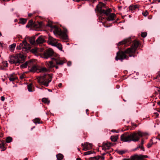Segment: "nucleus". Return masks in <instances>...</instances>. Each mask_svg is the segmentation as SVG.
Wrapping results in <instances>:
<instances>
[{"instance_id": "f257e3e1", "label": "nucleus", "mask_w": 160, "mask_h": 160, "mask_svg": "<svg viewBox=\"0 0 160 160\" xmlns=\"http://www.w3.org/2000/svg\"><path fill=\"white\" fill-rule=\"evenodd\" d=\"M139 42L137 41H134L133 43V45L130 48H127L125 51V52H119L117 53V55L115 58L116 60H123L127 58V57L125 55V53L129 54V56H132V54L134 53L139 45Z\"/></svg>"}, {"instance_id": "f03ea898", "label": "nucleus", "mask_w": 160, "mask_h": 160, "mask_svg": "<svg viewBox=\"0 0 160 160\" xmlns=\"http://www.w3.org/2000/svg\"><path fill=\"white\" fill-rule=\"evenodd\" d=\"M25 58L24 56L22 54H17L15 56H11L10 57L9 62L11 64L18 66L24 62Z\"/></svg>"}, {"instance_id": "7ed1b4c3", "label": "nucleus", "mask_w": 160, "mask_h": 160, "mask_svg": "<svg viewBox=\"0 0 160 160\" xmlns=\"http://www.w3.org/2000/svg\"><path fill=\"white\" fill-rule=\"evenodd\" d=\"M37 79L39 83L48 87L49 83L52 80V76L50 74H48L47 75H44L43 76L38 77Z\"/></svg>"}, {"instance_id": "20e7f679", "label": "nucleus", "mask_w": 160, "mask_h": 160, "mask_svg": "<svg viewBox=\"0 0 160 160\" xmlns=\"http://www.w3.org/2000/svg\"><path fill=\"white\" fill-rule=\"evenodd\" d=\"M52 61L48 62H47V65L49 68H52L55 66L54 64L55 62L57 65H62L64 63V62L62 60H61L58 56H57L54 58H52Z\"/></svg>"}, {"instance_id": "39448f33", "label": "nucleus", "mask_w": 160, "mask_h": 160, "mask_svg": "<svg viewBox=\"0 0 160 160\" xmlns=\"http://www.w3.org/2000/svg\"><path fill=\"white\" fill-rule=\"evenodd\" d=\"M131 134V141L134 142L138 141L140 138L143 135V133L140 131L137 132H134Z\"/></svg>"}, {"instance_id": "423d86ee", "label": "nucleus", "mask_w": 160, "mask_h": 160, "mask_svg": "<svg viewBox=\"0 0 160 160\" xmlns=\"http://www.w3.org/2000/svg\"><path fill=\"white\" fill-rule=\"evenodd\" d=\"M54 54V52L51 48H48L45 50L42 55V57L44 58L48 59L50 57Z\"/></svg>"}, {"instance_id": "0eeeda50", "label": "nucleus", "mask_w": 160, "mask_h": 160, "mask_svg": "<svg viewBox=\"0 0 160 160\" xmlns=\"http://www.w3.org/2000/svg\"><path fill=\"white\" fill-rule=\"evenodd\" d=\"M121 140L123 142H130L131 134L128 133H125L121 136Z\"/></svg>"}, {"instance_id": "6e6552de", "label": "nucleus", "mask_w": 160, "mask_h": 160, "mask_svg": "<svg viewBox=\"0 0 160 160\" xmlns=\"http://www.w3.org/2000/svg\"><path fill=\"white\" fill-rule=\"evenodd\" d=\"M48 26L53 29V33L56 36H59L62 31L61 29L55 25H53L50 24H48Z\"/></svg>"}, {"instance_id": "1a4fd4ad", "label": "nucleus", "mask_w": 160, "mask_h": 160, "mask_svg": "<svg viewBox=\"0 0 160 160\" xmlns=\"http://www.w3.org/2000/svg\"><path fill=\"white\" fill-rule=\"evenodd\" d=\"M17 48L19 49H25L26 50H29L31 48L29 44L27 43L26 41H24L22 43H20L17 46Z\"/></svg>"}, {"instance_id": "9d476101", "label": "nucleus", "mask_w": 160, "mask_h": 160, "mask_svg": "<svg viewBox=\"0 0 160 160\" xmlns=\"http://www.w3.org/2000/svg\"><path fill=\"white\" fill-rule=\"evenodd\" d=\"M146 155H135L130 157V160H142L144 158H147Z\"/></svg>"}, {"instance_id": "9b49d317", "label": "nucleus", "mask_w": 160, "mask_h": 160, "mask_svg": "<svg viewBox=\"0 0 160 160\" xmlns=\"http://www.w3.org/2000/svg\"><path fill=\"white\" fill-rule=\"evenodd\" d=\"M82 146L83 147L82 150L85 151L89 150L92 148V144L87 142L84 144H82Z\"/></svg>"}, {"instance_id": "f8f14e48", "label": "nucleus", "mask_w": 160, "mask_h": 160, "mask_svg": "<svg viewBox=\"0 0 160 160\" xmlns=\"http://www.w3.org/2000/svg\"><path fill=\"white\" fill-rule=\"evenodd\" d=\"M111 11L112 10L110 8H108L106 10L101 9L100 8L99 9V12L101 14H104L107 17L111 13Z\"/></svg>"}, {"instance_id": "ddd939ff", "label": "nucleus", "mask_w": 160, "mask_h": 160, "mask_svg": "<svg viewBox=\"0 0 160 160\" xmlns=\"http://www.w3.org/2000/svg\"><path fill=\"white\" fill-rule=\"evenodd\" d=\"M116 18V15L113 13H111L106 18V19L107 21H112L115 19Z\"/></svg>"}, {"instance_id": "4468645a", "label": "nucleus", "mask_w": 160, "mask_h": 160, "mask_svg": "<svg viewBox=\"0 0 160 160\" xmlns=\"http://www.w3.org/2000/svg\"><path fill=\"white\" fill-rule=\"evenodd\" d=\"M131 42V40L130 38L125 39L121 42H119L118 44L121 45V44H125L126 46H128Z\"/></svg>"}, {"instance_id": "2eb2a0df", "label": "nucleus", "mask_w": 160, "mask_h": 160, "mask_svg": "<svg viewBox=\"0 0 160 160\" xmlns=\"http://www.w3.org/2000/svg\"><path fill=\"white\" fill-rule=\"evenodd\" d=\"M111 144L110 143H105L103 144L102 149L105 150L109 149L110 148Z\"/></svg>"}, {"instance_id": "dca6fc26", "label": "nucleus", "mask_w": 160, "mask_h": 160, "mask_svg": "<svg viewBox=\"0 0 160 160\" xmlns=\"http://www.w3.org/2000/svg\"><path fill=\"white\" fill-rule=\"evenodd\" d=\"M48 40L50 42L49 43L53 45H54V44L57 42L56 39L51 36H49Z\"/></svg>"}, {"instance_id": "f3484780", "label": "nucleus", "mask_w": 160, "mask_h": 160, "mask_svg": "<svg viewBox=\"0 0 160 160\" xmlns=\"http://www.w3.org/2000/svg\"><path fill=\"white\" fill-rule=\"evenodd\" d=\"M44 42V39L41 36L39 37L36 40V43L38 44H41Z\"/></svg>"}, {"instance_id": "a211bd4d", "label": "nucleus", "mask_w": 160, "mask_h": 160, "mask_svg": "<svg viewBox=\"0 0 160 160\" xmlns=\"http://www.w3.org/2000/svg\"><path fill=\"white\" fill-rule=\"evenodd\" d=\"M39 68L37 66L34 65L30 69V71L32 72H34L38 70Z\"/></svg>"}, {"instance_id": "6ab92c4d", "label": "nucleus", "mask_w": 160, "mask_h": 160, "mask_svg": "<svg viewBox=\"0 0 160 160\" xmlns=\"http://www.w3.org/2000/svg\"><path fill=\"white\" fill-rule=\"evenodd\" d=\"M38 48H34L32 49L31 50V52L32 53L34 54L35 55H38L39 53Z\"/></svg>"}, {"instance_id": "aec40b11", "label": "nucleus", "mask_w": 160, "mask_h": 160, "mask_svg": "<svg viewBox=\"0 0 160 160\" xmlns=\"http://www.w3.org/2000/svg\"><path fill=\"white\" fill-rule=\"evenodd\" d=\"M61 38L64 39H67L68 38V36L65 32H61V33L59 36Z\"/></svg>"}, {"instance_id": "412c9836", "label": "nucleus", "mask_w": 160, "mask_h": 160, "mask_svg": "<svg viewBox=\"0 0 160 160\" xmlns=\"http://www.w3.org/2000/svg\"><path fill=\"white\" fill-rule=\"evenodd\" d=\"M139 6L138 4L131 5L129 7V9L130 10H133L136 8H138Z\"/></svg>"}, {"instance_id": "4be33fe9", "label": "nucleus", "mask_w": 160, "mask_h": 160, "mask_svg": "<svg viewBox=\"0 0 160 160\" xmlns=\"http://www.w3.org/2000/svg\"><path fill=\"white\" fill-rule=\"evenodd\" d=\"M8 78L9 80L11 81H14L17 79V77L15 76L14 74L10 75Z\"/></svg>"}, {"instance_id": "5701e85b", "label": "nucleus", "mask_w": 160, "mask_h": 160, "mask_svg": "<svg viewBox=\"0 0 160 160\" xmlns=\"http://www.w3.org/2000/svg\"><path fill=\"white\" fill-rule=\"evenodd\" d=\"M35 39V37H31L29 38V41L31 44L32 45H35L36 44Z\"/></svg>"}, {"instance_id": "b1692460", "label": "nucleus", "mask_w": 160, "mask_h": 160, "mask_svg": "<svg viewBox=\"0 0 160 160\" xmlns=\"http://www.w3.org/2000/svg\"><path fill=\"white\" fill-rule=\"evenodd\" d=\"M105 6V4L102 2H99V4L97 6V10L99 12V8H100L101 9H102V7H104Z\"/></svg>"}, {"instance_id": "393cba45", "label": "nucleus", "mask_w": 160, "mask_h": 160, "mask_svg": "<svg viewBox=\"0 0 160 160\" xmlns=\"http://www.w3.org/2000/svg\"><path fill=\"white\" fill-rule=\"evenodd\" d=\"M33 121L35 124L42 123V121H41L40 119L38 118H36L34 119L33 120Z\"/></svg>"}, {"instance_id": "a878e982", "label": "nucleus", "mask_w": 160, "mask_h": 160, "mask_svg": "<svg viewBox=\"0 0 160 160\" xmlns=\"http://www.w3.org/2000/svg\"><path fill=\"white\" fill-rule=\"evenodd\" d=\"M31 62H26L25 63L22 64L20 66V67L22 68H26L28 65H29Z\"/></svg>"}, {"instance_id": "bb28decb", "label": "nucleus", "mask_w": 160, "mask_h": 160, "mask_svg": "<svg viewBox=\"0 0 160 160\" xmlns=\"http://www.w3.org/2000/svg\"><path fill=\"white\" fill-rule=\"evenodd\" d=\"M16 46V43H13L12 45H10L9 47V49L10 51H13Z\"/></svg>"}, {"instance_id": "cd10ccee", "label": "nucleus", "mask_w": 160, "mask_h": 160, "mask_svg": "<svg viewBox=\"0 0 160 160\" xmlns=\"http://www.w3.org/2000/svg\"><path fill=\"white\" fill-rule=\"evenodd\" d=\"M5 142L4 141H1V143L0 144V148L2 149V150L4 151L5 150V148L4 146V145Z\"/></svg>"}, {"instance_id": "c85d7f7f", "label": "nucleus", "mask_w": 160, "mask_h": 160, "mask_svg": "<svg viewBox=\"0 0 160 160\" xmlns=\"http://www.w3.org/2000/svg\"><path fill=\"white\" fill-rule=\"evenodd\" d=\"M54 46H56V47L60 51H62V45L60 43H58L57 42L55 43Z\"/></svg>"}, {"instance_id": "c756f323", "label": "nucleus", "mask_w": 160, "mask_h": 160, "mask_svg": "<svg viewBox=\"0 0 160 160\" xmlns=\"http://www.w3.org/2000/svg\"><path fill=\"white\" fill-rule=\"evenodd\" d=\"M110 138L112 141L115 142L117 141L118 138V136H111Z\"/></svg>"}, {"instance_id": "7c9ffc66", "label": "nucleus", "mask_w": 160, "mask_h": 160, "mask_svg": "<svg viewBox=\"0 0 160 160\" xmlns=\"http://www.w3.org/2000/svg\"><path fill=\"white\" fill-rule=\"evenodd\" d=\"M56 157L57 159L58 160H61L63 158V155L61 154H58L57 155Z\"/></svg>"}, {"instance_id": "2f4dec72", "label": "nucleus", "mask_w": 160, "mask_h": 160, "mask_svg": "<svg viewBox=\"0 0 160 160\" xmlns=\"http://www.w3.org/2000/svg\"><path fill=\"white\" fill-rule=\"evenodd\" d=\"M42 102L48 104L50 103V101L48 99V98H43L42 99Z\"/></svg>"}, {"instance_id": "473e14b6", "label": "nucleus", "mask_w": 160, "mask_h": 160, "mask_svg": "<svg viewBox=\"0 0 160 160\" xmlns=\"http://www.w3.org/2000/svg\"><path fill=\"white\" fill-rule=\"evenodd\" d=\"M27 20L24 18H21L20 20L19 23L23 24H25L27 22Z\"/></svg>"}, {"instance_id": "72a5a7b5", "label": "nucleus", "mask_w": 160, "mask_h": 160, "mask_svg": "<svg viewBox=\"0 0 160 160\" xmlns=\"http://www.w3.org/2000/svg\"><path fill=\"white\" fill-rule=\"evenodd\" d=\"M39 72H47V69L45 67H42L41 68H39Z\"/></svg>"}, {"instance_id": "f704fd0d", "label": "nucleus", "mask_w": 160, "mask_h": 160, "mask_svg": "<svg viewBox=\"0 0 160 160\" xmlns=\"http://www.w3.org/2000/svg\"><path fill=\"white\" fill-rule=\"evenodd\" d=\"M12 141V138L10 137H7L6 139V142L8 143H9L11 142Z\"/></svg>"}, {"instance_id": "c9c22d12", "label": "nucleus", "mask_w": 160, "mask_h": 160, "mask_svg": "<svg viewBox=\"0 0 160 160\" xmlns=\"http://www.w3.org/2000/svg\"><path fill=\"white\" fill-rule=\"evenodd\" d=\"M33 23V21L32 20H29L28 22V24L26 25V27H30L32 26Z\"/></svg>"}, {"instance_id": "e433bc0d", "label": "nucleus", "mask_w": 160, "mask_h": 160, "mask_svg": "<svg viewBox=\"0 0 160 160\" xmlns=\"http://www.w3.org/2000/svg\"><path fill=\"white\" fill-rule=\"evenodd\" d=\"M32 84L31 83L29 84L28 85V89L29 92H32Z\"/></svg>"}, {"instance_id": "4c0bfd02", "label": "nucleus", "mask_w": 160, "mask_h": 160, "mask_svg": "<svg viewBox=\"0 0 160 160\" xmlns=\"http://www.w3.org/2000/svg\"><path fill=\"white\" fill-rule=\"evenodd\" d=\"M93 152L92 151H88L87 152H84V154L85 155H89L91 154Z\"/></svg>"}, {"instance_id": "58836bf2", "label": "nucleus", "mask_w": 160, "mask_h": 160, "mask_svg": "<svg viewBox=\"0 0 160 160\" xmlns=\"http://www.w3.org/2000/svg\"><path fill=\"white\" fill-rule=\"evenodd\" d=\"M140 148L141 150H142L143 151H144V148L143 146L142 145H140L137 147V148L135 149V150H137L138 148Z\"/></svg>"}, {"instance_id": "ea45409f", "label": "nucleus", "mask_w": 160, "mask_h": 160, "mask_svg": "<svg viewBox=\"0 0 160 160\" xmlns=\"http://www.w3.org/2000/svg\"><path fill=\"white\" fill-rule=\"evenodd\" d=\"M2 65L5 67H8V63L7 61H3L2 62Z\"/></svg>"}, {"instance_id": "a19ab883", "label": "nucleus", "mask_w": 160, "mask_h": 160, "mask_svg": "<svg viewBox=\"0 0 160 160\" xmlns=\"http://www.w3.org/2000/svg\"><path fill=\"white\" fill-rule=\"evenodd\" d=\"M147 35V33L145 32H142L141 34V36L143 38L145 37Z\"/></svg>"}, {"instance_id": "79ce46f5", "label": "nucleus", "mask_w": 160, "mask_h": 160, "mask_svg": "<svg viewBox=\"0 0 160 160\" xmlns=\"http://www.w3.org/2000/svg\"><path fill=\"white\" fill-rule=\"evenodd\" d=\"M117 152L118 154L122 155L124 154L125 152L123 150H119Z\"/></svg>"}, {"instance_id": "37998d69", "label": "nucleus", "mask_w": 160, "mask_h": 160, "mask_svg": "<svg viewBox=\"0 0 160 160\" xmlns=\"http://www.w3.org/2000/svg\"><path fill=\"white\" fill-rule=\"evenodd\" d=\"M148 14V12L147 11H146L144 12H142L143 15L145 17L147 16Z\"/></svg>"}, {"instance_id": "c03bdc74", "label": "nucleus", "mask_w": 160, "mask_h": 160, "mask_svg": "<svg viewBox=\"0 0 160 160\" xmlns=\"http://www.w3.org/2000/svg\"><path fill=\"white\" fill-rule=\"evenodd\" d=\"M99 20H100L101 22H102L104 20V18L102 16H99Z\"/></svg>"}, {"instance_id": "a18cd8bd", "label": "nucleus", "mask_w": 160, "mask_h": 160, "mask_svg": "<svg viewBox=\"0 0 160 160\" xmlns=\"http://www.w3.org/2000/svg\"><path fill=\"white\" fill-rule=\"evenodd\" d=\"M153 116H154L155 118H156L158 117L159 114L157 112H154Z\"/></svg>"}, {"instance_id": "49530a36", "label": "nucleus", "mask_w": 160, "mask_h": 160, "mask_svg": "<svg viewBox=\"0 0 160 160\" xmlns=\"http://www.w3.org/2000/svg\"><path fill=\"white\" fill-rule=\"evenodd\" d=\"M101 157L100 156H98L94 157V158L95 159V160H98Z\"/></svg>"}, {"instance_id": "de8ad7c7", "label": "nucleus", "mask_w": 160, "mask_h": 160, "mask_svg": "<svg viewBox=\"0 0 160 160\" xmlns=\"http://www.w3.org/2000/svg\"><path fill=\"white\" fill-rule=\"evenodd\" d=\"M1 98V100L2 101H4L5 100V98L4 96H2Z\"/></svg>"}, {"instance_id": "09e8293b", "label": "nucleus", "mask_w": 160, "mask_h": 160, "mask_svg": "<svg viewBox=\"0 0 160 160\" xmlns=\"http://www.w3.org/2000/svg\"><path fill=\"white\" fill-rule=\"evenodd\" d=\"M38 50H39V52H42L43 51L44 49L42 48L40 49L38 48Z\"/></svg>"}, {"instance_id": "8fccbe9b", "label": "nucleus", "mask_w": 160, "mask_h": 160, "mask_svg": "<svg viewBox=\"0 0 160 160\" xmlns=\"http://www.w3.org/2000/svg\"><path fill=\"white\" fill-rule=\"evenodd\" d=\"M152 144H151L149 143L148 145V147L149 148L151 147Z\"/></svg>"}, {"instance_id": "3c124183", "label": "nucleus", "mask_w": 160, "mask_h": 160, "mask_svg": "<svg viewBox=\"0 0 160 160\" xmlns=\"http://www.w3.org/2000/svg\"><path fill=\"white\" fill-rule=\"evenodd\" d=\"M62 84L61 83H59L58 85V86L60 88H61L62 87Z\"/></svg>"}, {"instance_id": "603ef678", "label": "nucleus", "mask_w": 160, "mask_h": 160, "mask_svg": "<svg viewBox=\"0 0 160 160\" xmlns=\"http://www.w3.org/2000/svg\"><path fill=\"white\" fill-rule=\"evenodd\" d=\"M156 122H157V123L158 125L159 124V120H157L156 121Z\"/></svg>"}, {"instance_id": "864d4df0", "label": "nucleus", "mask_w": 160, "mask_h": 160, "mask_svg": "<svg viewBox=\"0 0 160 160\" xmlns=\"http://www.w3.org/2000/svg\"><path fill=\"white\" fill-rule=\"evenodd\" d=\"M132 125L134 126L135 127L137 126V125L136 124L133 123L132 124Z\"/></svg>"}, {"instance_id": "5fc2aeb1", "label": "nucleus", "mask_w": 160, "mask_h": 160, "mask_svg": "<svg viewBox=\"0 0 160 160\" xmlns=\"http://www.w3.org/2000/svg\"><path fill=\"white\" fill-rule=\"evenodd\" d=\"M153 1L154 2H156L157 1L158 3L160 2V0H154Z\"/></svg>"}, {"instance_id": "6e6d98bb", "label": "nucleus", "mask_w": 160, "mask_h": 160, "mask_svg": "<svg viewBox=\"0 0 160 160\" xmlns=\"http://www.w3.org/2000/svg\"><path fill=\"white\" fill-rule=\"evenodd\" d=\"M20 78L21 79H22L24 78V76L23 75H22L20 76Z\"/></svg>"}, {"instance_id": "4d7b16f0", "label": "nucleus", "mask_w": 160, "mask_h": 160, "mask_svg": "<svg viewBox=\"0 0 160 160\" xmlns=\"http://www.w3.org/2000/svg\"><path fill=\"white\" fill-rule=\"evenodd\" d=\"M111 132H115V130H111Z\"/></svg>"}, {"instance_id": "13d9d810", "label": "nucleus", "mask_w": 160, "mask_h": 160, "mask_svg": "<svg viewBox=\"0 0 160 160\" xmlns=\"http://www.w3.org/2000/svg\"><path fill=\"white\" fill-rule=\"evenodd\" d=\"M32 15V14L31 13H30L29 14H28V15L29 17H31Z\"/></svg>"}, {"instance_id": "bf43d9fd", "label": "nucleus", "mask_w": 160, "mask_h": 160, "mask_svg": "<svg viewBox=\"0 0 160 160\" xmlns=\"http://www.w3.org/2000/svg\"><path fill=\"white\" fill-rule=\"evenodd\" d=\"M54 67H55V68H56V69H58V67L57 66H56L55 65V66Z\"/></svg>"}, {"instance_id": "052dcab7", "label": "nucleus", "mask_w": 160, "mask_h": 160, "mask_svg": "<svg viewBox=\"0 0 160 160\" xmlns=\"http://www.w3.org/2000/svg\"><path fill=\"white\" fill-rule=\"evenodd\" d=\"M3 137V135L2 134H0V137Z\"/></svg>"}, {"instance_id": "680f3d73", "label": "nucleus", "mask_w": 160, "mask_h": 160, "mask_svg": "<svg viewBox=\"0 0 160 160\" xmlns=\"http://www.w3.org/2000/svg\"><path fill=\"white\" fill-rule=\"evenodd\" d=\"M77 160H81V159L79 158H78L77 159Z\"/></svg>"}, {"instance_id": "e2e57ef3", "label": "nucleus", "mask_w": 160, "mask_h": 160, "mask_svg": "<svg viewBox=\"0 0 160 160\" xmlns=\"http://www.w3.org/2000/svg\"><path fill=\"white\" fill-rule=\"evenodd\" d=\"M143 141H142L141 143V145H142V144H143Z\"/></svg>"}, {"instance_id": "0e129e2a", "label": "nucleus", "mask_w": 160, "mask_h": 160, "mask_svg": "<svg viewBox=\"0 0 160 160\" xmlns=\"http://www.w3.org/2000/svg\"><path fill=\"white\" fill-rule=\"evenodd\" d=\"M24 160H28V158H25Z\"/></svg>"}, {"instance_id": "69168bd1", "label": "nucleus", "mask_w": 160, "mask_h": 160, "mask_svg": "<svg viewBox=\"0 0 160 160\" xmlns=\"http://www.w3.org/2000/svg\"><path fill=\"white\" fill-rule=\"evenodd\" d=\"M158 105H159L160 104V101H159L158 102Z\"/></svg>"}, {"instance_id": "338daca9", "label": "nucleus", "mask_w": 160, "mask_h": 160, "mask_svg": "<svg viewBox=\"0 0 160 160\" xmlns=\"http://www.w3.org/2000/svg\"><path fill=\"white\" fill-rule=\"evenodd\" d=\"M123 160H130V159H125Z\"/></svg>"}, {"instance_id": "774afa93", "label": "nucleus", "mask_w": 160, "mask_h": 160, "mask_svg": "<svg viewBox=\"0 0 160 160\" xmlns=\"http://www.w3.org/2000/svg\"><path fill=\"white\" fill-rule=\"evenodd\" d=\"M105 154H106V153H103V154H102V155H105Z\"/></svg>"}]
</instances>
